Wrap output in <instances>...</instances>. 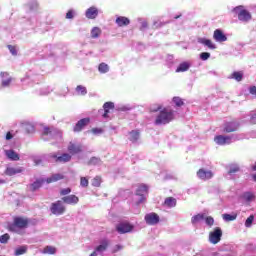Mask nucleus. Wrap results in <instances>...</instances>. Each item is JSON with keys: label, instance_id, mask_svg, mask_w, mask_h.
<instances>
[{"label": "nucleus", "instance_id": "nucleus-54", "mask_svg": "<svg viewBox=\"0 0 256 256\" xmlns=\"http://www.w3.org/2000/svg\"><path fill=\"white\" fill-rule=\"evenodd\" d=\"M11 139H13V134H11V132H7L6 133V141H11Z\"/></svg>", "mask_w": 256, "mask_h": 256}, {"label": "nucleus", "instance_id": "nucleus-21", "mask_svg": "<svg viewBox=\"0 0 256 256\" xmlns=\"http://www.w3.org/2000/svg\"><path fill=\"white\" fill-rule=\"evenodd\" d=\"M5 155L7 159H10V161H19L20 157L15 150H5Z\"/></svg>", "mask_w": 256, "mask_h": 256}, {"label": "nucleus", "instance_id": "nucleus-52", "mask_svg": "<svg viewBox=\"0 0 256 256\" xmlns=\"http://www.w3.org/2000/svg\"><path fill=\"white\" fill-rule=\"evenodd\" d=\"M73 17H74L73 10H69L66 13V19H73Z\"/></svg>", "mask_w": 256, "mask_h": 256}, {"label": "nucleus", "instance_id": "nucleus-6", "mask_svg": "<svg viewBox=\"0 0 256 256\" xmlns=\"http://www.w3.org/2000/svg\"><path fill=\"white\" fill-rule=\"evenodd\" d=\"M133 229H134V226L129 222H120L116 226V231L120 235H125V233H131V231H133Z\"/></svg>", "mask_w": 256, "mask_h": 256}, {"label": "nucleus", "instance_id": "nucleus-39", "mask_svg": "<svg viewBox=\"0 0 256 256\" xmlns=\"http://www.w3.org/2000/svg\"><path fill=\"white\" fill-rule=\"evenodd\" d=\"M224 221H235L237 219V214L231 215V214H223L222 215Z\"/></svg>", "mask_w": 256, "mask_h": 256}, {"label": "nucleus", "instance_id": "nucleus-38", "mask_svg": "<svg viewBox=\"0 0 256 256\" xmlns=\"http://www.w3.org/2000/svg\"><path fill=\"white\" fill-rule=\"evenodd\" d=\"M243 199H245V201H253V199H255V194L251 192H246L243 194Z\"/></svg>", "mask_w": 256, "mask_h": 256}, {"label": "nucleus", "instance_id": "nucleus-3", "mask_svg": "<svg viewBox=\"0 0 256 256\" xmlns=\"http://www.w3.org/2000/svg\"><path fill=\"white\" fill-rule=\"evenodd\" d=\"M50 211L52 215H63L65 211H67V208L63 204V200H57L56 202L52 203L50 205Z\"/></svg>", "mask_w": 256, "mask_h": 256}, {"label": "nucleus", "instance_id": "nucleus-34", "mask_svg": "<svg viewBox=\"0 0 256 256\" xmlns=\"http://www.w3.org/2000/svg\"><path fill=\"white\" fill-rule=\"evenodd\" d=\"M101 35V29L99 27H94L91 30V37L92 39H97Z\"/></svg>", "mask_w": 256, "mask_h": 256}, {"label": "nucleus", "instance_id": "nucleus-31", "mask_svg": "<svg viewBox=\"0 0 256 256\" xmlns=\"http://www.w3.org/2000/svg\"><path fill=\"white\" fill-rule=\"evenodd\" d=\"M42 253H44L45 255H55V253H57V248L53 247V246H46Z\"/></svg>", "mask_w": 256, "mask_h": 256}, {"label": "nucleus", "instance_id": "nucleus-20", "mask_svg": "<svg viewBox=\"0 0 256 256\" xmlns=\"http://www.w3.org/2000/svg\"><path fill=\"white\" fill-rule=\"evenodd\" d=\"M62 179H65V175L61 173L53 174L52 176L48 177L46 179V183H57V181H62Z\"/></svg>", "mask_w": 256, "mask_h": 256}, {"label": "nucleus", "instance_id": "nucleus-56", "mask_svg": "<svg viewBox=\"0 0 256 256\" xmlns=\"http://www.w3.org/2000/svg\"><path fill=\"white\" fill-rule=\"evenodd\" d=\"M121 249H123V246L116 245V249L113 250V253H117V251H121Z\"/></svg>", "mask_w": 256, "mask_h": 256}, {"label": "nucleus", "instance_id": "nucleus-43", "mask_svg": "<svg viewBox=\"0 0 256 256\" xmlns=\"http://www.w3.org/2000/svg\"><path fill=\"white\" fill-rule=\"evenodd\" d=\"M240 171V168L238 165H233L230 167V170L228 171V175H233V173H238Z\"/></svg>", "mask_w": 256, "mask_h": 256}, {"label": "nucleus", "instance_id": "nucleus-13", "mask_svg": "<svg viewBox=\"0 0 256 256\" xmlns=\"http://www.w3.org/2000/svg\"><path fill=\"white\" fill-rule=\"evenodd\" d=\"M68 151L71 155H77L83 151V146L81 144H75L70 142L68 145Z\"/></svg>", "mask_w": 256, "mask_h": 256}, {"label": "nucleus", "instance_id": "nucleus-27", "mask_svg": "<svg viewBox=\"0 0 256 256\" xmlns=\"http://www.w3.org/2000/svg\"><path fill=\"white\" fill-rule=\"evenodd\" d=\"M199 43H201L202 45H205L206 47H208V49H216L215 44L210 39L201 38L199 40Z\"/></svg>", "mask_w": 256, "mask_h": 256}, {"label": "nucleus", "instance_id": "nucleus-28", "mask_svg": "<svg viewBox=\"0 0 256 256\" xmlns=\"http://www.w3.org/2000/svg\"><path fill=\"white\" fill-rule=\"evenodd\" d=\"M164 205L165 207H175L177 205V199L173 198V197H167L164 201Z\"/></svg>", "mask_w": 256, "mask_h": 256}, {"label": "nucleus", "instance_id": "nucleus-36", "mask_svg": "<svg viewBox=\"0 0 256 256\" xmlns=\"http://www.w3.org/2000/svg\"><path fill=\"white\" fill-rule=\"evenodd\" d=\"M98 71L100 73H108L109 72V65L105 64V63H100L98 66Z\"/></svg>", "mask_w": 256, "mask_h": 256}, {"label": "nucleus", "instance_id": "nucleus-57", "mask_svg": "<svg viewBox=\"0 0 256 256\" xmlns=\"http://www.w3.org/2000/svg\"><path fill=\"white\" fill-rule=\"evenodd\" d=\"M251 123H253L254 125H256V114H253L251 117Z\"/></svg>", "mask_w": 256, "mask_h": 256}, {"label": "nucleus", "instance_id": "nucleus-42", "mask_svg": "<svg viewBox=\"0 0 256 256\" xmlns=\"http://www.w3.org/2000/svg\"><path fill=\"white\" fill-rule=\"evenodd\" d=\"M255 219V216L250 215L246 221H245V227H251V225H253V221Z\"/></svg>", "mask_w": 256, "mask_h": 256}, {"label": "nucleus", "instance_id": "nucleus-35", "mask_svg": "<svg viewBox=\"0 0 256 256\" xmlns=\"http://www.w3.org/2000/svg\"><path fill=\"white\" fill-rule=\"evenodd\" d=\"M101 183H103V180H102L101 176H95L92 179V186L93 187H101Z\"/></svg>", "mask_w": 256, "mask_h": 256}, {"label": "nucleus", "instance_id": "nucleus-7", "mask_svg": "<svg viewBox=\"0 0 256 256\" xmlns=\"http://www.w3.org/2000/svg\"><path fill=\"white\" fill-rule=\"evenodd\" d=\"M89 123H91V119L89 118L80 119L73 128L74 133H81Z\"/></svg>", "mask_w": 256, "mask_h": 256}, {"label": "nucleus", "instance_id": "nucleus-19", "mask_svg": "<svg viewBox=\"0 0 256 256\" xmlns=\"http://www.w3.org/2000/svg\"><path fill=\"white\" fill-rule=\"evenodd\" d=\"M45 183H47L46 179H37L34 183L30 185V191L35 192L41 189V187H43V184Z\"/></svg>", "mask_w": 256, "mask_h": 256}, {"label": "nucleus", "instance_id": "nucleus-49", "mask_svg": "<svg viewBox=\"0 0 256 256\" xmlns=\"http://www.w3.org/2000/svg\"><path fill=\"white\" fill-rule=\"evenodd\" d=\"M51 133H53V128L47 126L43 128L42 135H51Z\"/></svg>", "mask_w": 256, "mask_h": 256}, {"label": "nucleus", "instance_id": "nucleus-23", "mask_svg": "<svg viewBox=\"0 0 256 256\" xmlns=\"http://www.w3.org/2000/svg\"><path fill=\"white\" fill-rule=\"evenodd\" d=\"M149 193V186L146 184H140L136 190V195L143 197V195Z\"/></svg>", "mask_w": 256, "mask_h": 256}, {"label": "nucleus", "instance_id": "nucleus-22", "mask_svg": "<svg viewBox=\"0 0 256 256\" xmlns=\"http://www.w3.org/2000/svg\"><path fill=\"white\" fill-rule=\"evenodd\" d=\"M5 175H8V177H13V175H17L18 173H23V168H13L8 167L5 170Z\"/></svg>", "mask_w": 256, "mask_h": 256}, {"label": "nucleus", "instance_id": "nucleus-11", "mask_svg": "<svg viewBox=\"0 0 256 256\" xmlns=\"http://www.w3.org/2000/svg\"><path fill=\"white\" fill-rule=\"evenodd\" d=\"M61 201L66 205H77L79 203V198L75 194L64 196L61 198Z\"/></svg>", "mask_w": 256, "mask_h": 256}, {"label": "nucleus", "instance_id": "nucleus-33", "mask_svg": "<svg viewBox=\"0 0 256 256\" xmlns=\"http://www.w3.org/2000/svg\"><path fill=\"white\" fill-rule=\"evenodd\" d=\"M25 133H35V126L31 123H26L23 126Z\"/></svg>", "mask_w": 256, "mask_h": 256}, {"label": "nucleus", "instance_id": "nucleus-37", "mask_svg": "<svg viewBox=\"0 0 256 256\" xmlns=\"http://www.w3.org/2000/svg\"><path fill=\"white\" fill-rule=\"evenodd\" d=\"M76 91H77L78 95H85L87 93V88L83 85H78L76 87Z\"/></svg>", "mask_w": 256, "mask_h": 256}, {"label": "nucleus", "instance_id": "nucleus-40", "mask_svg": "<svg viewBox=\"0 0 256 256\" xmlns=\"http://www.w3.org/2000/svg\"><path fill=\"white\" fill-rule=\"evenodd\" d=\"M25 253H27V247L26 246H21L20 248L16 249V251H15L16 256L25 255Z\"/></svg>", "mask_w": 256, "mask_h": 256}, {"label": "nucleus", "instance_id": "nucleus-16", "mask_svg": "<svg viewBox=\"0 0 256 256\" xmlns=\"http://www.w3.org/2000/svg\"><path fill=\"white\" fill-rule=\"evenodd\" d=\"M214 141L217 143V145H229V143H231V137L218 135L214 138Z\"/></svg>", "mask_w": 256, "mask_h": 256}, {"label": "nucleus", "instance_id": "nucleus-47", "mask_svg": "<svg viewBox=\"0 0 256 256\" xmlns=\"http://www.w3.org/2000/svg\"><path fill=\"white\" fill-rule=\"evenodd\" d=\"M209 57H211V53H209V52H202L200 54V59L202 61H207V59H209Z\"/></svg>", "mask_w": 256, "mask_h": 256}, {"label": "nucleus", "instance_id": "nucleus-59", "mask_svg": "<svg viewBox=\"0 0 256 256\" xmlns=\"http://www.w3.org/2000/svg\"><path fill=\"white\" fill-rule=\"evenodd\" d=\"M95 161H97V158H91L90 165H93V163H95Z\"/></svg>", "mask_w": 256, "mask_h": 256}, {"label": "nucleus", "instance_id": "nucleus-53", "mask_svg": "<svg viewBox=\"0 0 256 256\" xmlns=\"http://www.w3.org/2000/svg\"><path fill=\"white\" fill-rule=\"evenodd\" d=\"M147 27H149V24H147V22H142L140 30L145 31V29H147Z\"/></svg>", "mask_w": 256, "mask_h": 256}, {"label": "nucleus", "instance_id": "nucleus-41", "mask_svg": "<svg viewBox=\"0 0 256 256\" xmlns=\"http://www.w3.org/2000/svg\"><path fill=\"white\" fill-rule=\"evenodd\" d=\"M204 219H205V223H206V225H208V227H213V225L215 224V219H213V217H211V216H207Z\"/></svg>", "mask_w": 256, "mask_h": 256}, {"label": "nucleus", "instance_id": "nucleus-60", "mask_svg": "<svg viewBox=\"0 0 256 256\" xmlns=\"http://www.w3.org/2000/svg\"><path fill=\"white\" fill-rule=\"evenodd\" d=\"M90 256H97V250H95L94 252H92V253L90 254Z\"/></svg>", "mask_w": 256, "mask_h": 256}, {"label": "nucleus", "instance_id": "nucleus-14", "mask_svg": "<svg viewBox=\"0 0 256 256\" xmlns=\"http://www.w3.org/2000/svg\"><path fill=\"white\" fill-rule=\"evenodd\" d=\"M213 39L218 43H223L227 41V36L223 33V30L216 29L213 34Z\"/></svg>", "mask_w": 256, "mask_h": 256}, {"label": "nucleus", "instance_id": "nucleus-45", "mask_svg": "<svg viewBox=\"0 0 256 256\" xmlns=\"http://www.w3.org/2000/svg\"><path fill=\"white\" fill-rule=\"evenodd\" d=\"M71 193V188H63L60 190L61 197H67Z\"/></svg>", "mask_w": 256, "mask_h": 256}, {"label": "nucleus", "instance_id": "nucleus-10", "mask_svg": "<svg viewBox=\"0 0 256 256\" xmlns=\"http://www.w3.org/2000/svg\"><path fill=\"white\" fill-rule=\"evenodd\" d=\"M51 157L52 159H55L56 163H69V161H71V154L69 153H63L61 156L52 154Z\"/></svg>", "mask_w": 256, "mask_h": 256}, {"label": "nucleus", "instance_id": "nucleus-17", "mask_svg": "<svg viewBox=\"0 0 256 256\" xmlns=\"http://www.w3.org/2000/svg\"><path fill=\"white\" fill-rule=\"evenodd\" d=\"M86 18L87 19H97V15H99V10L92 6L86 10Z\"/></svg>", "mask_w": 256, "mask_h": 256}, {"label": "nucleus", "instance_id": "nucleus-62", "mask_svg": "<svg viewBox=\"0 0 256 256\" xmlns=\"http://www.w3.org/2000/svg\"><path fill=\"white\" fill-rule=\"evenodd\" d=\"M93 133H98L99 130L97 128L92 129Z\"/></svg>", "mask_w": 256, "mask_h": 256}, {"label": "nucleus", "instance_id": "nucleus-46", "mask_svg": "<svg viewBox=\"0 0 256 256\" xmlns=\"http://www.w3.org/2000/svg\"><path fill=\"white\" fill-rule=\"evenodd\" d=\"M9 239H11V236H9V234H4L0 236V243H8Z\"/></svg>", "mask_w": 256, "mask_h": 256}, {"label": "nucleus", "instance_id": "nucleus-30", "mask_svg": "<svg viewBox=\"0 0 256 256\" xmlns=\"http://www.w3.org/2000/svg\"><path fill=\"white\" fill-rule=\"evenodd\" d=\"M230 79H235V81L241 82L243 81V72L235 71L231 74Z\"/></svg>", "mask_w": 256, "mask_h": 256}, {"label": "nucleus", "instance_id": "nucleus-5", "mask_svg": "<svg viewBox=\"0 0 256 256\" xmlns=\"http://www.w3.org/2000/svg\"><path fill=\"white\" fill-rule=\"evenodd\" d=\"M221 237H223V230L219 227H216L214 231L209 233V241L212 245H217L221 241Z\"/></svg>", "mask_w": 256, "mask_h": 256}, {"label": "nucleus", "instance_id": "nucleus-51", "mask_svg": "<svg viewBox=\"0 0 256 256\" xmlns=\"http://www.w3.org/2000/svg\"><path fill=\"white\" fill-rule=\"evenodd\" d=\"M11 85V78L2 81V87H9Z\"/></svg>", "mask_w": 256, "mask_h": 256}, {"label": "nucleus", "instance_id": "nucleus-9", "mask_svg": "<svg viewBox=\"0 0 256 256\" xmlns=\"http://www.w3.org/2000/svg\"><path fill=\"white\" fill-rule=\"evenodd\" d=\"M144 219L147 225H157V223L160 221L159 214L155 212L146 214Z\"/></svg>", "mask_w": 256, "mask_h": 256}, {"label": "nucleus", "instance_id": "nucleus-25", "mask_svg": "<svg viewBox=\"0 0 256 256\" xmlns=\"http://www.w3.org/2000/svg\"><path fill=\"white\" fill-rule=\"evenodd\" d=\"M107 247H109V240L104 239L101 241V244L96 247L97 253H103V251H107Z\"/></svg>", "mask_w": 256, "mask_h": 256}, {"label": "nucleus", "instance_id": "nucleus-58", "mask_svg": "<svg viewBox=\"0 0 256 256\" xmlns=\"http://www.w3.org/2000/svg\"><path fill=\"white\" fill-rule=\"evenodd\" d=\"M34 163H35V165H41L42 160L41 159H35Z\"/></svg>", "mask_w": 256, "mask_h": 256}, {"label": "nucleus", "instance_id": "nucleus-4", "mask_svg": "<svg viewBox=\"0 0 256 256\" xmlns=\"http://www.w3.org/2000/svg\"><path fill=\"white\" fill-rule=\"evenodd\" d=\"M233 11L234 13H237L239 21L247 23L252 19L251 14L247 10L243 9V6H237Z\"/></svg>", "mask_w": 256, "mask_h": 256}, {"label": "nucleus", "instance_id": "nucleus-55", "mask_svg": "<svg viewBox=\"0 0 256 256\" xmlns=\"http://www.w3.org/2000/svg\"><path fill=\"white\" fill-rule=\"evenodd\" d=\"M145 201H147V198L142 195L140 200L138 201L137 205H140V203H145Z\"/></svg>", "mask_w": 256, "mask_h": 256}, {"label": "nucleus", "instance_id": "nucleus-50", "mask_svg": "<svg viewBox=\"0 0 256 256\" xmlns=\"http://www.w3.org/2000/svg\"><path fill=\"white\" fill-rule=\"evenodd\" d=\"M8 47V49H9V51H10V53L12 54V55H17V48L15 47V46H13V45H8L7 46Z\"/></svg>", "mask_w": 256, "mask_h": 256}, {"label": "nucleus", "instance_id": "nucleus-18", "mask_svg": "<svg viewBox=\"0 0 256 256\" xmlns=\"http://www.w3.org/2000/svg\"><path fill=\"white\" fill-rule=\"evenodd\" d=\"M115 23L119 27H127V25H130L131 20L125 16H118L115 20Z\"/></svg>", "mask_w": 256, "mask_h": 256}, {"label": "nucleus", "instance_id": "nucleus-8", "mask_svg": "<svg viewBox=\"0 0 256 256\" xmlns=\"http://www.w3.org/2000/svg\"><path fill=\"white\" fill-rule=\"evenodd\" d=\"M213 172L211 170H205L203 168L197 171V177H199L202 181H209V179H213Z\"/></svg>", "mask_w": 256, "mask_h": 256}, {"label": "nucleus", "instance_id": "nucleus-61", "mask_svg": "<svg viewBox=\"0 0 256 256\" xmlns=\"http://www.w3.org/2000/svg\"><path fill=\"white\" fill-rule=\"evenodd\" d=\"M252 179H253V181L256 183V174H253V175H252Z\"/></svg>", "mask_w": 256, "mask_h": 256}, {"label": "nucleus", "instance_id": "nucleus-48", "mask_svg": "<svg viewBox=\"0 0 256 256\" xmlns=\"http://www.w3.org/2000/svg\"><path fill=\"white\" fill-rule=\"evenodd\" d=\"M162 110H163V106L156 105V107H151L150 108V113H157L158 111H162Z\"/></svg>", "mask_w": 256, "mask_h": 256}, {"label": "nucleus", "instance_id": "nucleus-1", "mask_svg": "<svg viewBox=\"0 0 256 256\" xmlns=\"http://www.w3.org/2000/svg\"><path fill=\"white\" fill-rule=\"evenodd\" d=\"M175 119V112L169 108H163L156 117L155 125H167Z\"/></svg>", "mask_w": 256, "mask_h": 256}, {"label": "nucleus", "instance_id": "nucleus-32", "mask_svg": "<svg viewBox=\"0 0 256 256\" xmlns=\"http://www.w3.org/2000/svg\"><path fill=\"white\" fill-rule=\"evenodd\" d=\"M172 101L176 107H183V105H185V102H183V99L179 96L173 97Z\"/></svg>", "mask_w": 256, "mask_h": 256}, {"label": "nucleus", "instance_id": "nucleus-2", "mask_svg": "<svg viewBox=\"0 0 256 256\" xmlns=\"http://www.w3.org/2000/svg\"><path fill=\"white\" fill-rule=\"evenodd\" d=\"M29 227V218L17 216L14 218L13 223L8 227L12 233H19L21 229H27Z\"/></svg>", "mask_w": 256, "mask_h": 256}, {"label": "nucleus", "instance_id": "nucleus-44", "mask_svg": "<svg viewBox=\"0 0 256 256\" xmlns=\"http://www.w3.org/2000/svg\"><path fill=\"white\" fill-rule=\"evenodd\" d=\"M80 185L81 187H89V179H87V177H81Z\"/></svg>", "mask_w": 256, "mask_h": 256}, {"label": "nucleus", "instance_id": "nucleus-15", "mask_svg": "<svg viewBox=\"0 0 256 256\" xmlns=\"http://www.w3.org/2000/svg\"><path fill=\"white\" fill-rule=\"evenodd\" d=\"M103 109H104V114L102 115V117L104 119H108L109 113H111V111H113L115 109V103L106 102L103 104Z\"/></svg>", "mask_w": 256, "mask_h": 256}, {"label": "nucleus", "instance_id": "nucleus-63", "mask_svg": "<svg viewBox=\"0 0 256 256\" xmlns=\"http://www.w3.org/2000/svg\"><path fill=\"white\" fill-rule=\"evenodd\" d=\"M252 170L256 171V162H255L254 166H252Z\"/></svg>", "mask_w": 256, "mask_h": 256}, {"label": "nucleus", "instance_id": "nucleus-26", "mask_svg": "<svg viewBox=\"0 0 256 256\" xmlns=\"http://www.w3.org/2000/svg\"><path fill=\"white\" fill-rule=\"evenodd\" d=\"M129 135V141H131L132 143H137L139 141L141 133L139 132V130H132L131 132H129Z\"/></svg>", "mask_w": 256, "mask_h": 256}, {"label": "nucleus", "instance_id": "nucleus-24", "mask_svg": "<svg viewBox=\"0 0 256 256\" xmlns=\"http://www.w3.org/2000/svg\"><path fill=\"white\" fill-rule=\"evenodd\" d=\"M191 64L189 62H182L176 69V73H185V71H189Z\"/></svg>", "mask_w": 256, "mask_h": 256}, {"label": "nucleus", "instance_id": "nucleus-29", "mask_svg": "<svg viewBox=\"0 0 256 256\" xmlns=\"http://www.w3.org/2000/svg\"><path fill=\"white\" fill-rule=\"evenodd\" d=\"M203 220H205V214H197L191 218V223L192 225H197V223H200V221Z\"/></svg>", "mask_w": 256, "mask_h": 256}, {"label": "nucleus", "instance_id": "nucleus-12", "mask_svg": "<svg viewBox=\"0 0 256 256\" xmlns=\"http://www.w3.org/2000/svg\"><path fill=\"white\" fill-rule=\"evenodd\" d=\"M237 129H239V122L236 121L227 122L224 126L225 133H234Z\"/></svg>", "mask_w": 256, "mask_h": 256}]
</instances>
